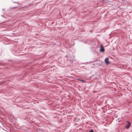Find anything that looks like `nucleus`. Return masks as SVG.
<instances>
[{
    "label": "nucleus",
    "instance_id": "nucleus-1",
    "mask_svg": "<svg viewBox=\"0 0 132 132\" xmlns=\"http://www.w3.org/2000/svg\"><path fill=\"white\" fill-rule=\"evenodd\" d=\"M131 123L129 121L127 122V123L125 125V127L127 129H128L130 127Z\"/></svg>",
    "mask_w": 132,
    "mask_h": 132
},
{
    "label": "nucleus",
    "instance_id": "nucleus-2",
    "mask_svg": "<svg viewBox=\"0 0 132 132\" xmlns=\"http://www.w3.org/2000/svg\"><path fill=\"white\" fill-rule=\"evenodd\" d=\"M106 64H110V63L108 61V58H106L104 60Z\"/></svg>",
    "mask_w": 132,
    "mask_h": 132
},
{
    "label": "nucleus",
    "instance_id": "nucleus-3",
    "mask_svg": "<svg viewBox=\"0 0 132 132\" xmlns=\"http://www.w3.org/2000/svg\"><path fill=\"white\" fill-rule=\"evenodd\" d=\"M100 51L101 52H103L104 51V48L102 46H101Z\"/></svg>",
    "mask_w": 132,
    "mask_h": 132
},
{
    "label": "nucleus",
    "instance_id": "nucleus-4",
    "mask_svg": "<svg viewBox=\"0 0 132 132\" xmlns=\"http://www.w3.org/2000/svg\"><path fill=\"white\" fill-rule=\"evenodd\" d=\"M78 80L81 81L82 82H85V81L84 80H81L80 79H78Z\"/></svg>",
    "mask_w": 132,
    "mask_h": 132
},
{
    "label": "nucleus",
    "instance_id": "nucleus-5",
    "mask_svg": "<svg viewBox=\"0 0 132 132\" xmlns=\"http://www.w3.org/2000/svg\"><path fill=\"white\" fill-rule=\"evenodd\" d=\"M89 132H94V131L93 130L91 129L89 131Z\"/></svg>",
    "mask_w": 132,
    "mask_h": 132
},
{
    "label": "nucleus",
    "instance_id": "nucleus-6",
    "mask_svg": "<svg viewBox=\"0 0 132 132\" xmlns=\"http://www.w3.org/2000/svg\"><path fill=\"white\" fill-rule=\"evenodd\" d=\"M14 3H17V4H18V2H15Z\"/></svg>",
    "mask_w": 132,
    "mask_h": 132
}]
</instances>
